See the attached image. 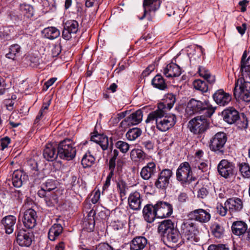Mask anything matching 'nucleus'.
<instances>
[{
	"label": "nucleus",
	"instance_id": "nucleus-1",
	"mask_svg": "<svg viewBox=\"0 0 250 250\" xmlns=\"http://www.w3.org/2000/svg\"><path fill=\"white\" fill-rule=\"evenodd\" d=\"M158 232L167 245L172 246L177 243L182 238L180 231L170 219L165 220L160 222L158 227Z\"/></svg>",
	"mask_w": 250,
	"mask_h": 250
},
{
	"label": "nucleus",
	"instance_id": "nucleus-2",
	"mask_svg": "<svg viewBox=\"0 0 250 250\" xmlns=\"http://www.w3.org/2000/svg\"><path fill=\"white\" fill-rule=\"evenodd\" d=\"M167 112L156 110L150 112L146 120V124L155 123L158 130L162 132L168 130L174 125L176 122V117L174 114L166 116Z\"/></svg>",
	"mask_w": 250,
	"mask_h": 250
},
{
	"label": "nucleus",
	"instance_id": "nucleus-3",
	"mask_svg": "<svg viewBox=\"0 0 250 250\" xmlns=\"http://www.w3.org/2000/svg\"><path fill=\"white\" fill-rule=\"evenodd\" d=\"M215 110V108L212 106L208 100L200 101L192 98L188 102L186 111L189 115L203 114V116L210 117Z\"/></svg>",
	"mask_w": 250,
	"mask_h": 250
},
{
	"label": "nucleus",
	"instance_id": "nucleus-4",
	"mask_svg": "<svg viewBox=\"0 0 250 250\" xmlns=\"http://www.w3.org/2000/svg\"><path fill=\"white\" fill-rule=\"evenodd\" d=\"M198 232V229L193 223L189 221L184 222L180 227V233L182 240L179 244L185 241L190 244H195L198 242L199 239L197 237Z\"/></svg>",
	"mask_w": 250,
	"mask_h": 250
},
{
	"label": "nucleus",
	"instance_id": "nucleus-5",
	"mask_svg": "<svg viewBox=\"0 0 250 250\" xmlns=\"http://www.w3.org/2000/svg\"><path fill=\"white\" fill-rule=\"evenodd\" d=\"M233 95L236 100L250 102V82L243 77L238 79L235 83Z\"/></svg>",
	"mask_w": 250,
	"mask_h": 250
},
{
	"label": "nucleus",
	"instance_id": "nucleus-6",
	"mask_svg": "<svg viewBox=\"0 0 250 250\" xmlns=\"http://www.w3.org/2000/svg\"><path fill=\"white\" fill-rule=\"evenodd\" d=\"M57 148L59 156L62 159L67 161L73 160L76 154L75 143L70 139H65L60 142Z\"/></svg>",
	"mask_w": 250,
	"mask_h": 250
},
{
	"label": "nucleus",
	"instance_id": "nucleus-7",
	"mask_svg": "<svg viewBox=\"0 0 250 250\" xmlns=\"http://www.w3.org/2000/svg\"><path fill=\"white\" fill-rule=\"evenodd\" d=\"M228 140L226 133L224 132H218L213 136L209 142L210 150L215 154L224 155L225 150V144Z\"/></svg>",
	"mask_w": 250,
	"mask_h": 250
},
{
	"label": "nucleus",
	"instance_id": "nucleus-8",
	"mask_svg": "<svg viewBox=\"0 0 250 250\" xmlns=\"http://www.w3.org/2000/svg\"><path fill=\"white\" fill-rule=\"evenodd\" d=\"M176 179L183 186L189 185L196 180L195 177L192 176L191 167L188 162L181 163L176 170Z\"/></svg>",
	"mask_w": 250,
	"mask_h": 250
},
{
	"label": "nucleus",
	"instance_id": "nucleus-9",
	"mask_svg": "<svg viewBox=\"0 0 250 250\" xmlns=\"http://www.w3.org/2000/svg\"><path fill=\"white\" fill-rule=\"evenodd\" d=\"M206 116H197L188 123L189 130L194 134L202 135L209 127V123Z\"/></svg>",
	"mask_w": 250,
	"mask_h": 250
},
{
	"label": "nucleus",
	"instance_id": "nucleus-10",
	"mask_svg": "<svg viewBox=\"0 0 250 250\" xmlns=\"http://www.w3.org/2000/svg\"><path fill=\"white\" fill-rule=\"evenodd\" d=\"M218 171L223 177L230 178L237 173L235 164L226 159L222 160L217 166Z\"/></svg>",
	"mask_w": 250,
	"mask_h": 250
},
{
	"label": "nucleus",
	"instance_id": "nucleus-11",
	"mask_svg": "<svg viewBox=\"0 0 250 250\" xmlns=\"http://www.w3.org/2000/svg\"><path fill=\"white\" fill-rule=\"evenodd\" d=\"M173 175L171 169L165 168L159 173L154 183L155 186L159 189H165L170 184V180Z\"/></svg>",
	"mask_w": 250,
	"mask_h": 250
},
{
	"label": "nucleus",
	"instance_id": "nucleus-12",
	"mask_svg": "<svg viewBox=\"0 0 250 250\" xmlns=\"http://www.w3.org/2000/svg\"><path fill=\"white\" fill-rule=\"evenodd\" d=\"M225 205L228 208V211L231 215L236 214L242 211L244 208V202L240 198L233 197L228 199Z\"/></svg>",
	"mask_w": 250,
	"mask_h": 250
},
{
	"label": "nucleus",
	"instance_id": "nucleus-13",
	"mask_svg": "<svg viewBox=\"0 0 250 250\" xmlns=\"http://www.w3.org/2000/svg\"><path fill=\"white\" fill-rule=\"evenodd\" d=\"M62 37L66 41L72 38V35L77 33L79 30V23L76 20H68L63 23Z\"/></svg>",
	"mask_w": 250,
	"mask_h": 250
},
{
	"label": "nucleus",
	"instance_id": "nucleus-14",
	"mask_svg": "<svg viewBox=\"0 0 250 250\" xmlns=\"http://www.w3.org/2000/svg\"><path fill=\"white\" fill-rule=\"evenodd\" d=\"M158 218H166L170 216L173 212L172 206L169 203L159 201L155 205Z\"/></svg>",
	"mask_w": 250,
	"mask_h": 250
},
{
	"label": "nucleus",
	"instance_id": "nucleus-15",
	"mask_svg": "<svg viewBox=\"0 0 250 250\" xmlns=\"http://www.w3.org/2000/svg\"><path fill=\"white\" fill-rule=\"evenodd\" d=\"M97 145L92 144V147H90L82 159V165L84 167H90L94 163L95 161L94 155L97 154Z\"/></svg>",
	"mask_w": 250,
	"mask_h": 250
},
{
	"label": "nucleus",
	"instance_id": "nucleus-16",
	"mask_svg": "<svg viewBox=\"0 0 250 250\" xmlns=\"http://www.w3.org/2000/svg\"><path fill=\"white\" fill-rule=\"evenodd\" d=\"M17 242L21 247H29L32 242L33 234L25 229H20L17 232Z\"/></svg>",
	"mask_w": 250,
	"mask_h": 250
},
{
	"label": "nucleus",
	"instance_id": "nucleus-17",
	"mask_svg": "<svg viewBox=\"0 0 250 250\" xmlns=\"http://www.w3.org/2000/svg\"><path fill=\"white\" fill-rule=\"evenodd\" d=\"M157 173L156 164L150 162L142 167L140 171V176L144 180H149L155 176Z\"/></svg>",
	"mask_w": 250,
	"mask_h": 250
},
{
	"label": "nucleus",
	"instance_id": "nucleus-18",
	"mask_svg": "<svg viewBox=\"0 0 250 250\" xmlns=\"http://www.w3.org/2000/svg\"><path fill=\"white\" fill-rule=\"evenodd\" d=\"M189 215L194 220L201 223L208 222L211 218L209 211L202 208L196 209L190 212Z\"/></svg>",
	"mask_w": 250,
	"mask_h": 250
},
{
	"label": "nucleus",
	"instance_id": "nucleus-19",
	"mask_svg": "<svg viewBox=\"0 0 250 250\" xmlns=\"http://www.w3.org/2000/svg\"><path fill=\"white\" fill-rule=\"evenodd\" d=\"M215 102L220 106L227 105L231 100V96L222 89L217 90L212 95Z\"/></svg>",
	"mask_w": 250,
	"mask_h": 250
},
{
	"label": "nucleus",
	"instance_id": "nucleus-20",
	"mask_svg": "<svg viewBox=\"0 0 250 250\" xmlns=\"http://www.w3.org/2000/svg\"><path fill=\"white\" fill-rule=\"evenodd\" d=\"M222 114L224 121L230 125L236 123L240 119L239 112L233 107L224 110Z\"/></svg>",
	"mask_w": 250,
	"mask_h": 250
},
{
	"label": "nucleus",
	"instance_id": "nucleus-21",
	"mask_svg": "<svg viewBox=\"0 0 250 250\" xmlns=\"http://www.w3.org/2000/svg\"><path fill=\"white\" fill-rule=\"evenodd\" d=\"M37 212L32 208L27 209L23 217V223L25 227L28 229L34 228L36 225Z\"/></svg>",
	"mask_w": 250,
	"mask_h": 250
},
{
	"label": "nucleus",
	"instance_id": "nucleus-22",
	"mask_svg": "<svg viewBox=\"0 0 250 250\" xmlns=\"http://www.w3.org/2000/svg\"><path fill=\"white\" fill-rule=\"evenodd\" d=\"M58 146L53 144H47L43 151L44 158L48 161H53L57 159L59 156V149Z\"/></svg>",
	"mask_w": 250,
	"mask_h": 250
},
{
	"label": "nucleus",
	"instance_id": "nucleus-23",
	"mask_svg": "<svg viewBox=\"0 0 250 250\" xmlns=\"http://www.w3.org/2000/svg\"><path fill=\"white\" fill-rule=\"evenodd\" d=\"M148 244L147 239L143 236L133 238L129 243L130 250H145Z\"/></svg>",
	"mask_w": 250,
	"mask_h": 250
},
{
	"label": "nucleus",
	"instance_id": "nucleus-24",
	"mask_svg": "<svg viewBox=\"0 0 250 250\" xmlns=\"http://www.w3.org/2000/svg\"><path fill=\"white\" fill-rule=\"evenodd\" d=\"M231 231L232 233L239 237L245 236L248 230V225L243 221H235L231 225Z\"/></svg>",
	"mask_w": 250,
	"mask_h": 250
},
{
	"label": "nucleus",
	"instance_id": "nucleus-25",
	"mask_svg": "<svg viewBox=\"0 0 250 250\" xmlns=\"http://www.w3.org/2000/svg\"><path fill=\"white\" fill-rule=\"evenodd\" d=\"M165 102L158 104L156 110L167 112L173 106L176 102V96L172 93H168L166 96Z\"/></svg>",
	"mask_w": 250,
	"mask_h": 250
},
{
	"label": "nucleus",
	"instance_id": "nucleus-26",
	"mask_svg": "<svg viewBox=\"0 0 250 250\" xmlns=\"http://www.w3.org/2000/svg\"><path fill=\"white\" fill-rule=\"evenodd\" d=\"M142 118L143 111L141 109H139L125 118L121 124L127 125H136L142 121Z\"/></svg>",
	"mask_w": 250,
	"mask_h": 250
},
{
	"label": "nucleus",
	"instance_id": "nucleus-27",
	"mask_svg": "<svg viewBox=\"0 0 250 250\" xmlns=\"http://www.w3.org/2000/svg\"><path fill=\"white\" fill-rule=\"evenodd\" d=\"M142 199L141 194L137 191L131 193L128 198L129 208L134 210H139L141 208Z\"/></svg>",
	"mask_w": 250,
	"mask_h": 250
},
{
	"label": "nucleus",
	"instance_id": "nucleus-28",
	"mask_svg": "<svg viewBox=\"0 0 250 250\" xmlns=\"http://www.w3.org/2000/svg\"><path fill=\"white\" fill-rule=\"evenodd\" d=\"M28 175L23 171L20 170H15L12 177V182L16 188H20L23 182L27 181Z\"/></svg>",
	"mask_w": 250,
	"mask_h": 250
},
{
	"label": "nucleus",
	"instance_id": "nucleus-29",
	"mask_svg": "<svg viewBox=\"0 0 250 250\" xmlns=\"http://www.w3.org/2000/svg\"><path fill=\"white\" fill-rule=\"evenodd\" d=\"M143 214L144 219L148 223H152L155 218L157 217V213L155 205L151 204L146 205L143 210Z\"/></svg>",
	"mask_w": 250,
	"mask_h": 250
},
{
	"label": "nucleus",
	"instance_id": "nucleus-30",
	"mask_svg": "<svg viewBox=\"0 0 250 250\" xmlns=\"http://www.w3.org/2000/svg\"><path fill=\"white\" fill-rule=\"evenodd\" d=\"M181 74L180 67L175 63L167 64L163 70V74L167 78L176 77Z\"/></svg>",
	"mask_w": 250,
	"mask_h": 250
},
{
	"label": "nucleus",
	"instance_id": "nucleus-31",
	"mask_svg": "<svg viewBox=\"0 0 250 250\" xmlns=\"http://www.w3.org/2000/svg\"><path fill=\"white\" fill-rule=\"evenodd\" d=\"M160 6V0H144L143 7L144 9V15L140 18V20L144 19L146 14V7H148L149 12H155L159 9Z\"/></svg>",
	"mask_w": 250,
	"mask_h": 250
},
{
	"label": "nucleus",
	"instance_id": "nucleus-32",
	"mask_svg": "<svg viewBox=\"0 0 250 250\" xmlns=\"http://www.w3.org/2000/svg\"><path fill=\"white\" fill-rule=\"evenodd\" d=\"M16 221V218L13 215L6 216L2 219L1 223L4 226L6 233L11 234L13 232Z\"/></svg>",
	"mask_w": 250,
	"mask_h": 250
},
{
	"label": "nucleus",
	"instance_id": "nucleus-33",
	"mask_svg": "<svg viewBox=\"0 0 250 250\" xmlns=\"http://www.w3.org/2000/svg\"><path fill=\"white\" fill-rule=\"evenodd\" d=\"M63 228L60 224H54L49 229L48 237L52 241H55L62 233Z\"/></svg>",
	"mask_w": 250,
	"mask_h": 250
},
{
	"label": "nucleus",
	"instance_id": "nucleus-34",
	"mask_svg": "<svg viewBox=\"0 0 250 250\" xmlns=\"http://www.w3.org/2000/svg\"><path fill=\"white\" fill-rule=\"evenodd\" d=\"M198 72L199 75L203 77L210 84H213L215 82V77L212 75L206 67L199 66Z\"/></svg>",
	"mask_w": 250,
	"mask_h": 250
},
{
	"label": "nucleus",
	"instance_id": "nucleus-35",
	"mask_svg": "<svg viewBox=\"0 0 250 250\" xmlns=\"http://www.w3.org/2000/svg\"><path fill=\"white\" fill-rule=\"evenodd\" d=\"M152 86L161 90H165L167 86L164 78L161 74L156 75L151 80Z\"/></svg>",
	"mask_w": 250,
	"mask_h": 250
},
{
	"label": "nucleus",
	"instance_id": "nucleus-36",
	"mask_svg": "<svg viewBox=\"0 0 250 250\" xmlns=\"http://www.w3.org/2000/svg\"><path fill=\"white\" fill-rule=\"evenodd\" d=\"M42 33L44 36L49 39L53 40L58 38L60 32L57 28L53 26L48 27L43 29Z\"/></svg>",
	"mask_w": 250,
	"mask_h": 250
},
{
	"label": "nucleus",
	"instance_id": "nucleus-37",
	"mask_svg": "<svg viewBox=\"0 0 250 250\" xmlns=\"http://www.w3.org/2000/svg\"><path fill=\"white\" fill-rule=\"evenodd\" d=\"M240 71L243 78L245 77L250 79V56L246 61L241 62Z\"/></svg>",
	"mask_w": 250,
	"mask_h": 250
},
{
	"label": "nucleus",
	"instance_id": "nucleus-38",
	"mask_svg": "<svg viewBox=\"0 0 250 250\" xmlns=\"http://www.w3.org/2000/svg\"><path fill=\"white\" fill-rule=\"evenodd\" d=\"M46 206L48 207H54L58 203L59 199L57 194L55 192H50L44 199Z\"/></svg>",
	"mask_w": 250,
	"mask_h": 250
},
{
	"label": "nucleus",
	"instance_id": "nucleus-39",
	"mask_svg": "<svg viewBox=\"0 0 250 250\" xmlns=\"http://www.w3.org/2000/svg\"><path fill=\"white\" fill-rule=\"evenodd\" d=\"M130 156L132 160L135 161L137 158L138 161H142L146 159V154L141 149L134 148L131 151Z\"/></svg>",
	"mask_w": 250,
	"mask_h": 250
},
{
	"label": "nucleus",
	"instance_id": "nucleus-40",
	"mask_svg": "<svg viewBox=\"0 0 250 250\" xmlns=\"http://www.w3.org/2000/svg\"><path fill=\"white\" fill-rule=\"evenodd\" d=\"M142 131L140 128L134 127L129 129L126 133V137L129 141H134L141 134Z\"/></svg>",
	"mask_w": 250,
	"mask_h": 250
},
{
	"label": "nucleus",
	"instance_id": "nucleus-41",
	"mask_svg": "<svg viewBox=\"0 0 250 250\" xmlns=\"http://www.w3.org/2000/svg\"><path fill=\"white\" fill-rule=\"evenodd\" d=\"M20 10L24 16L27 18H30L34 15V9L29 4H23L20 5Z\"/></svg>",
	"mask_w": 250,
	"mask_h": 250
},
{
	"label": "nucleus",
	"instance_id": "nucleus-42",
	"mask_svg": "<svg viewBox=\"0 0 250 250\" xmlns=\"http://www.w3.org/2000/svg\"><path fill=\"white\" fill-rule=\"evenodd\" d=\"M211 229L212 234L216 238H220L223 236L224 229L223 227L218 223H213L211 227Z\"/></svg>",
	"mask_w": 250,
	"mask_h": 250
},
{
	"label": "nucleus",
	"instance_id": "nucleus-43",
	"mask_svg": "<svg viewBox=\"0 0 250 250\" xmlns=\"http://www.w3.org/2000/svg\"><path fill=\"white\" fill-rule=\"evenodd\" d=\"M193 85L195 89L203 93L207 92L208 89V86L206 82L200 79L195 80Z\"/></svg>",
	"mask_w": 250,
	"mask_h": 250
},
{
	"label": "nucleus",
	"instance_id": "nucleus-44",
	"mask_svg": "<svg viewBox=\"0 0 250 250\" xmlns=\"http://www.w3.org/2000/svg\"><path fill=\"white\" fill-rule=\"evenodd\" d=\"M239 171L243 177L250 178V167L248 163L243 162L238 165Z\"/></svg>",
	"mask_w": 250,
	"mask_h": 250
},
{
	"label": "nucleus",
	"instance_id": "nucleus-45",
	"mask_svg": "<svg viewBox=\"0 0 250 250\" xmlns=\"http://www.w3.org/2000/svg\"><path fill=\"white\" fill-rule=\"evenodd\" d=\"M21 50V47L18 44H14L10 46L9 52L6 54V58L14 60L16 54L19 53Z\"/></svg>",
	"mask_w": 250,
	"mask_h": 250
},
{
	"label": "nucleus",
	"instance_id": "nucleus-46",
	"mask_svg": "<svg viewBox=\"0 0 250 250\" xmlns=\"http://www.w3.org/2000/svg\"><path fill=\"white\" fill-rule=\"evenodd\" d=\"M115 146L123 153H126L129 149V145L125 142L118 141L115 143Z\"/></svg>",
	"mask_w": 250,
	"mask_h": 250
},
{
	"label": "nucleus",
	"instance_id": "nucleus-47",
	"mask_svg": "<svg viewBox=\"0 0 250 250\" xmlns=\"http://www.w3.org/2000/svg\"><path fill=\"white\" fill-rule=\"evenodd\" d=\"M117 188L121 197L124 196L126 195V190L128 189V188L125 181L123 180H119L117 183Z\"/></svg>",
	"mask_w": 250,
	"mask_h": 250
},
{
	"label": "nucleus",
	"instance_id": "nucleus-48",
	"mask_svg": "<svg viewBox=\"0 0 250 250\" xmlns=\"http://www.w3.org/2000/svg\"><path fill=\"white\" fill-rule=\"evenodd\" d=\"M71 189L74 190H79L81 184L80 179L75 175H72L69 181Z\"/></svg>",
	"mask_w": 250,
	"mask_h": 250
},
{
	"label": "nucleus",
	"instance_id": "nucleus-49",
	"mask_svg": "<svg viewBox=\"0 0 250 250\" xmlns=\"http://www.w3.org/2000/svg\"><path fill=\"white\" fill-rule=\"evenodd\" d=\"M99 146H101L103 150H106L109 146V141L108 137L106 136L103 135L98 143V149Z\"/></svg>",
	"mask_w": 250,
	"mask_h": 250
},
{
	"label": "nucleus",
	"instance_id": "nucleus-50",
	"mask_svg": "<svg viewBox=\"0 0 250 250\" xmlns=\"http://www.w3.org/2000/svg\"><path fill=\"white\" fill-rule=\"evenodd\" d=\"M42 187L47 191L52 192L51 191L56 188L55 182L52 180H47L44 184L42 185Z\"/></svg>",
	"mask_w": 250,
	"mask_h": 250
},
{
	"label": "nucleus",
	"instance_id": "nucleus-51",
	"mask_svg": "<svg viewBox=\"0 0 250 250\" xmlns=\"http://www.w3.org/2000/svg\"><path fill=\"white\" fill-rule=\"evenodd\" d=\"M216 208L217 213L222 216H225L228 211V207L223 206L222 203H217Z\"/></svg>",
	"mask_w": 250,
	"mask_h": 250
},
{
	"label": "nucleus",
	"instance_id": "nucleus-52",
	"mask_svg": "<svg viewBox=\"0 0 250 250\" xmlns=\"http://www.w3.org/2000/svg\"><path fill=\"white\" fill-rule=\"evenodd\" d=\"M238 128L240 129H245L248 127L247 119L244 115H243L242 118L240 117V119L236 122Z\"/></svg>",
	"mask_w": 250,
	"mask_h": 250
},
{
	"label": "nucleus",
	"instance_id": "nucleus-53",
	"mask_svg": "<svg viewBox=\"0 0 250 250\" xmlns=\"http://www.w3.org/2000/svg\"><path fill=\"white\" fill-rule=\"evenodd\" d=\"M142 145L148 151L153 150L154 147V143L150 140H146L142 142Z\"/></svg>",
	"mask_w": 250,
	"mask_h": 250
},
{
	"label": "nucleus",
	"instance_id": "nucleus-54",
	"mask_svg": "<svg viewBox=\"0 0 250 250\" xmlns=\"http://www.w3.org/2000/svg\"><path fill=\"white\" fill-rule=\"evenodd\" d=\"M208 250H229V247L224 244L210 245Z\"/></svg>",
	"mask_w": 250,
	"mask_h": 250
},
{
	"label": "nucleus",
	"instance_id": "nucleus-55",
	"mask_svg": "<svg viewBox=\"0 0 250 250\" xmlns=\"http://www.w3.org/2000/svg\"><path fill=\"white\" fill-rule=\"evenodd\" d=\"M9 16L10 19L15 23L18 22L22 20V15L21 14L18 15L15 12H12L9 15Z\"/></svg>",
	"mask_w": 250,
	"mask_h": 250
},
{
	"label": "nucleus",
	"instance_id": "nucleus-56",
	"mask_svg": "<svg viewBox=\"0 0 250 250\" xmlns=\"http://www.w3.org/2000/svg\"><path fill=\"white\" fill-rule=\"evenodd\" d=\"M103 135L101 134H96L95 135H92L91 137V139L89 141V143L90 145V147H92V144H96L98 145V143L99 142V141L100 140V139L102 138V136H103Z\"/></svg>",
	"mask_w": 250,
	"mask_h": 250
},
{
	"label": "nucleus",
	"instance_id": "nucleus-57",
	"mask_svg": "<svg viewBox=\"0 0 250 250\" xmlns=\"http://www.w3.org/2000/svg\"><path fill=\"white\" fill-rule=\"evenodd\" d=\"M10 141L11 140L8 137H3L0 140V144L2 150L8 146V145L10 143Z\"/></svg>",
	"mask_w": 250,
	"mask_h": 250
},
{
	"label": "nucleus",
	"instance_id": "nucleus-58",
	"mask_svg": "<svg viewBox=\"0 0 250 250\" xmlns=\"http://www.w3.org/2000/svg\"><path fill=\"white\" fill-rule=\"evenodd\" d=\"M208 194V191L206 188H201L198 192V197L202 199L205 198Z\"/></svg>",
	"mask_w": 250,
	"mask_h": 250
},
{
	"label": "nucleus",
	"instance_id": "nucleus-59",
	"mask_svg": "<svg viewBox=\"0 0 250 250\" xmlns=\"http://www.w3.org/2000/svg\"><path fill=\"white\" fill-rule=\"evenodd\" d=\"M97 250H113V248L107 243H101L97 248Z\"/></svg>",
	"mask_w": 250,
	"mask_h": 250
},
{
	"label": "nucleus",
	"instance_id": "nucleus-60",
	"mask_svg": "<svg viewBox=\"0 0 250 250\" xmlns=\"http://www.w3.org/2000/svg\"><path fill=\"white\" fill-rule=\"evenodd\" d=\"M4 104L6 109L9 111H12L14 108V102L11 99H6L4 101Z\"/></svg>",
	"mask_w": 250,
	"mask_h": 250
},
{
	"label": "nucleus",
	"instance_id": "nucleus-61",
	"mask_svg": "<svg viewBox=\"0 0 250 250\" xmlns=\"http://www.w3.org/2000/svg\"><path fill=\"white\" fill-rule=\"evenodd\" d=\"M57 80L56 78H52L46 81L44 84L43 90H47Z\"/></svg>",
	"mask_w": 250,
	"mask_h": 250
},
{
	"label": "nucleus",
	"instance_id": "nucleus-62",
	"mask_svg": "<svg viewBox=\"0 0 250 250\" xmlns=\"http://www.w3.org/2000/svg\"><path fill=\"white\" fill-rule=\"evenodd\" d=\"M9 32V30L8 28H4L3 31L0 32V36L3 39L8 40L10 38Z\"/></svg>",
	"mask_w": 250,
	"mask_h": 250
},
{
	"label": "nucleus",
	"instance_id": "nucleus-63",
	"mask_svg": "<svg viewBox=\"0 0 250 250\" xmlns=\"http://www.w3.org/2000/svg\"><path fill=\"white\" fill-rule=\"evenodd\" d=\"M61 52V46L60 45H55L52 49V53L53 57H57Z\"/></svg>",
	"mask_w": 250,
	"mask_h": 250
},
{
	"label": "nucleus",
	"instance_id": "nucleus-64",
	"mask_svg": "<svg viewBox=\"0 0 250 250\" xmlns=\"http://www.w3.org/2000/svg\"><path fill=\"white\" fill-rule=\"evenodd\" d=\"M188 199V197L186 193H181L178 196V200L180 203H185Z\"/></svg>",
	"mask_w": 250,
	"mask_h": 250
}]
</instances>
